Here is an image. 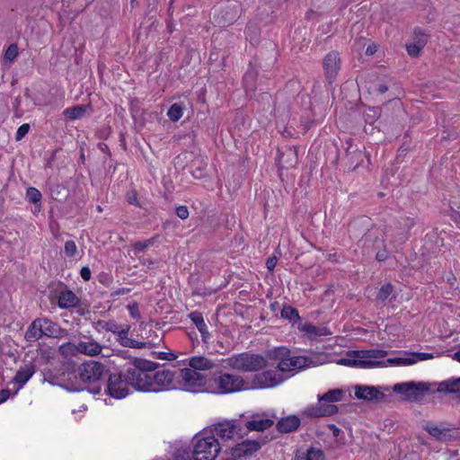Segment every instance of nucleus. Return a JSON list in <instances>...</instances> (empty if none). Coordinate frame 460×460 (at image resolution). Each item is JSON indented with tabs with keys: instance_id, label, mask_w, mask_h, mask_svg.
<instances>
[{
	"instance_id": "19",
	"label": "nucleus",
	"mask_w": 460,
	"mask_h": 460,
	"mask_svg": "<svg viewBox=\"0 0 460 460\" xmlns=\"http://www.w3.org/2000/svg\"><path fill=\"white\" fill-rule=\"evenodd\" d=\"M79 354L87 357L99 356L103 349V346L92 338L80 341L78 343Z\"/></svg>"
},
{
	"instance_id": "2",
	"label": "nucleus",
	"mask_w": 460,
	"mask_h": 460,
	"mask_svg": "<svg viewBox=\"0 0 460 460\" xmlns=\"http://www.w3.org/2000/svg\"><path fill=\"white\" fill-rule=\"evenodd\" d=\"M274 358L279 360L278 369L281 373L298 371L313 365L312 359L304 356H291L290 351L280 347L273 351Z\"/></svg>"
},
{
	"instance_id": "23",
	"label": "nucleus",
	"mask_w": 460,
	"mask_h": 460,
	"mask_svg": "<svg viewBox=\"0 0 460 460\" xmlns=\"http://www.w3.org/2000/svg\"><path fill=\"white\" fill-rule=\"evenodd\" d=\"M190 367L195 371L210 370L215 367L214 362L203 356H195L188 359Z\"/></svg>"
},
{
	"instance_id": "35",
	"label": "nucleus",
	"mask_w": 460,
	"mask_h": 460,
	"mask_svg": "<svg viewBox=\"0 0 460 460\" xmlns=\"http://www.w3.org/2000/svg\"><path fill=\"white\" fill-rule=\"evenodd\" d=\"M426 430L429 433V435L439 440H444L448 436V429H442L434 425L428 426Z\"/></svg>"
},
{
	"instance_id": "17",
	"label": "nucleus",
	"mask_w": 460,
	"mask_h": 460,
	"mask_svg": "<svg viewBox=\"0 0 460 460\" xmlns=\"http://www.w3.org/2000/svg\"><path fill=\"white\" fill-rule=\"evenodd\" d=\"M173 377V372L169 369H163L153 373L152 378L155 388V392L168 389L172 385Z\"/></svg>"
},
{
	"instance_id": "64",
	"label": "nucleus",
	"mask_w": 460,
	"mask_h": 460,
	"mask_svg": "<svg viewBox=\"0 0 460 460\" xmlns=\"http://www.w3.org/2000/svg\"><path fill=\"white\" fill-rule=\"evenodd\" d=\"M453 359L460 362V350L459 351H456L453 354L452 356Z\"/></svg>"
},
{
	"instance_id": "29",
	"label": "nucleus",
	"mask_w": 460,
	"mask_h": 460,
	"mask_svg": "<svg viewBox=\"0 0 460 460\" xmlns=\"http://www.w3.org/2000/svg\"><path fill=\"white\" fill-rule=\"evenodd\" d=\"M78 299L74 292L66 290L61 292L58 296V306L60 308H69L77 305Z\"/></svg>"
},
{
	"instance_id": "52",
	"label": "nucleus",
	"mask_w": 460,
	"mask_h": 460,
	"mask_svg": "<svg viewBox=\"0 0 460 460\" xmlns=\"http://www.w3.org/2000/svg\"><path fill=\"white\" fill-rule=\"evenodd\" d=\"M414 41L415 42H421L423 41V47L426 45L428 41V36L420 31V30L416 29L414 31Z\"/></svg>"
},
{
	"instance_id": "4",
	"label": "nucleus",
	"mask_w": 460,
	"mask_h": 460,
	"mask_svg": "<svg viewBox=\"0 0 460 460\" xmlns=\"http://www.w3.org/2000/svg\"><path fill=\"white\" fill-rule=\"evenodd\" d=\"M430 389V384L427 382H403L395 384L393 386V391L396 394L404 395V398L409 401H418Z\"/></svg>"
},
{
	"instance_id": "43",
	"label": "nucleus",
	"mask_w": 460,
	"mask_h": 460,
	"mask_svg": "<svg viewBox=\"0 0 460 460\" xmlns=\"http://www.w3.org/2000/svg\"><path fill=\"white\" fill-rule=\"evenodd\" d=\"M77 245L74 241L68 240L65 243L64 252L66 257L73 258L77 254Z\"/></svg>"
},
{
	"instance_id": "9",
	"label": "nucleus",
	"mask_w": 460,
	"mask_h": 460,
	"mask_svg": "<svg viewBox=\"0 0 460 460\" xmlns=\"http://www.w3.org/2000/svg\"><path fill=\"white\" fill-rule=\"evenodd\" d=\"M105 371L104 366L97 361H86L78 367L80 379L84 383H94L98 381Z\"/></svg>"
},
{
	"instance_id": "5",
	"label": "nucleus",
	"mask_w": 460,
	"mask_h": 460,
	"mask_svg": "<svg viewBox=\"0 0 460 460\" xmlns=\"http://www.w3.org/2000/svg\"><path fill=\"white\" fill-rule=\"evenodd\" d=\"M152 375L153 373H148L141 369L127 370L128 381L130 382V385L136 390L142 392L155 391V385H153Z\"/></svg>"
},
{
	"instance_id": "12",
	"label": "nucleus",
	"mask_w": 460,
	"mask_h": 460,
	"mask_svg": "<svg viewBox=\"0 0 460 460\" xmlns=\"http://www.w3.org/2000/svg\"><path fill=\"white\" fill-rule=\"evenodd\" d=\"M181 382L187 391L196 392L205 384L204 376L199 372L186 367L181 370Z\"/></svg>"
},
{
	"instance_id": "32",
	"label": "nucleus",
	"mask_w": 460,
	"mask_h": 460,
	"mask_svg": "<svg viewBox=\"0 0 460 460\" xmlns=\"http://www.w3.org/2000/svg\"><path fill=\"white\" fill-rule=\"evenodd\" d=\"M58 352L64 358L76 357L79 354L78 344L63 343L58 347Z\"/></svg>"
},
{
	"instance_id": "36",
	"label": "nucleus",
	"mask_w": 460,
	"mask_h": 460,
	"mask_svg": "<svg viewBox=\"0 0 460 460\" xmlns=\"http://www.w3.org/2000/svg\"><path fill=\"white\" fill-rule=\"evenodd\" d=\"M255 77L256 73L253 70H249L243 75V85L246 92H252L255 90Z\"/></svg>"
},
{
	"instance_id": "58",
	"label": "nucleus",
	"mask_w": 460,
	"mask_h": 460,
	"mask_svg": "<svg viewBox=\"0 0 460 460\" xmlns=\"http://www.w3.org/2000/svg\"><path fill=\"white\" fill-rule=\"evenodd\" d=\"M416 357H417L416 360H427V359L433 358V355L429 354V353H418L416 355Z\"/></svg>"
},
{
	"instance_id": "49",
	"label": "nucleus",
	"mask_w": 460,
	"mask_h": 460,
	"mask_svg": "<svg viewBox=\"0 0 460 460\" xmlns=\"http://www.w3.org/2000/svg\"><path fill=\"white\" fill-rule=\"evenodd\" d=\"M232 9L234 12L233 13H226V16L224 18L223 25H225V23L233 22L235 20V18L237 17L238 10H239V5L238 4H234Z\"/></svg>"
},
{
	"instance_id": "14",
	"label": "nucleus",
	"mask_w": 460,
	"mask_h": 460,
	"mask_svg": "<svg viewBox=\"0 0 460 460\" xmlns=\"http://www.w3.org/2000/svg\"><path fill=\"white\" fill-rule=\"evenodd\" d=\"M326 78L332 83L337 76L341 69V59L339 53L336 51H331L328 53L323 63Z\"/></svg>"
},
{
	"instance_id": "7",
	"label": "nucleus",
	"mask_w": 460,
	"mask_h": 460,
	"mask_svg": "<svg viewBox=\"0 0 460 460\" xmlns=\"http://www.w3.org/2000/svg\"><path fill=\"white\" fill-rule=\"evenodd\" d=\"M215 384L220 394H231L241 391L244 385L242 376L233 374H221L215 379Z\"/></svg>"
},
{
	"instance_id": "41",
	"label": "nucleus",
	"mask_w": 460,
	"mask_h": 460,
	"mask_svg": "<svg viewBox=\"0 0 460 460\" xmlns=\"http://www.w3.org/2000/svg\"><path fill=\"white\" fill-rule=\"evenodd\" d=\"M33 372L31 368H25L18 371L15 375L14 380L19 384H25L32 376Z\"/></svg>"
},
{
	"instance_id": "55",
	"label": "nucleus",
	"mask_w": 460,
	"mask_h": 460,
	"mask_svg": "<svg viewBox=\"0 0 460 460\" xmlns=\"http://www.w3.org/2000/svg\"><path fill=\"white\" fill-rule=\"evenodd\" d=\"M127 200L129 204H132V205H136L137 206L138 203H137V192L132 190V191H129L128 194H127Z\"/></svg>"
},
{
	"instance_id": "57",
	"label": "nucleus",
	"mask_w": 460,
	"mask_h": 460,
	"mask_svg": "<svg viewBox=\"0 0 460 460\" xmlns=\"http://www.w3.org/2000/svg\"><path fill=\"white\" fill-rule=\"evenodd\" d=\"M277 258L276 257H270L268 258L267 261H266V266L268 268L269 270H273V269L276 267L277 265Z\"/></svg>"
},
{
	"instance_id": "44",
	"label": "nucleus",
	"mask_w": 460,
	"mask_h": 460,
	"mask_svg": "<svg viewBox=\"0 0 460 460\" xmlns=\"http://www.w3.org/2000/svg\"><path fill=\"white\" fill-rule=\"evenodd\" d=\"M26 198L30 202L36 204L41 199V193L36 188L30 187L27 189Z\"/></svg>"
},
{
	"instance_id": "1",
	"label": "nucleus",
	"mask_w": 460,
	"mask_h": 460,
	"mask_svg": "<svg viewBox=\"0 0 460 460\" xmlns=\"http://www.w3.org/2000/svg\"><path fill=\"white\" fill-rule=\"evenodd\" d=\"M223 364L225 367L240 372H254L264 368L267 360L261 355L243 352L224 359Z\"/></svg>"
},
{
	"instance_id": "24",
	"label": "nucleus",
	"mask_w": 460,
	"mask_h": 460,
	"mask_svg": "<svg viewBox=\"0 0 460 460\" xmlns=\"http://www.w3.org/2000/svg\"><path fill=\"white\" fill-rule=\"evenodd\" d=\"M298 329L305 333L309 339H316L321 336H327L331 332L326 327H317L312 323H301Z\"/></svg>"
},
{
	"instance_id": "13",
	"label": "nucleus",
	"mask_w": 460,
	"mask_h": 460,
	"mask_svg": "<svg viewBox=\"0 0 460 460\" xmlns=\"http://www.w3.org/2000/svg\"><path fill=\"white\" fill-rule=\"evenodd\" d=\"M338 412V407L326 401H319L314 405L306 407L303 414L309 418H321L326 416H332Z\"/></svg>"
},
{
	"instance_id": "37",
	"label": "nucleus",
	"mask_w": 460,
	"mask_h": 460,
	"mask_svg": "<svg viewBox=\"0 0 460 460\" xmlns=\"http://www.w3.org/2000/svg\"><path fill=\"white\" fill-rule=\"evenodd\" d=\"M135 366L136 367L134 369H141L143 371H147L148 373H153L157 367V364L155 362L146 359L137 360Z\"/></svg>"
},
{
	"instance_id": "15",
	"label": "nucleus",
	"mask_w": 460,
	"mask_h": 460,
	"mask_svg": "<svg viewBox=\"0 0 460 460\" xmlns=\"http://www.w3.org/2000/svg\"><path fill=\"white\" fill-rule=\"evenodd\" d=\"M355 396L359 400L380 402L385 395L379 388L369 385H356Z\"/></svg>"
},
{
	"instance_id": "50",
	"label": "nucleus",
	"mask_w": 460,
	"mask_h": 460,
	"mask_svg": "<svg viewBox=\"0 0 460 460\" xmlns=\"http://www.w3.org/2000/svg\"><path fill=\"white\" fill-rule=\"evenodd\" d=\"M29 129H30L29 124L25 123V124H22V126H20V128L17 129V132H16L15 140L20 141L29 132Z\"/></svg>"
},
{
	"instance_id": "53",
	"label": "nucleus",
	"mask_w": 460,
	"mask_h": 460,
	"mask_svg": "<svg viewBox=\"0 0 460 460\" xmlns=\"http://www.w3.org/2000/svg\"><path fill=\"white\" fill-rule=\"evenodd\" d=\"M127 308L129 311L131 317H133L134 319L140 318V313L138 310L137 304H136V303L129 304V305H128Z\"/></svg>"
},
{
	"instance_id": "28",
	"label": "nucleus",
	"mask_w": 460,
	"mask_h": 460,
	"mask_svg": "<svg viewBox=\"0 0 460 460\" xmlns=\"http://www.w3.org/2000/svg\"><path fill=\"white\" fill-rule=\"evenodd\" d=\"M438 392H447L460 398V378L449 379L438 384Z\"/></svg>"
},
{
	"instance_id": "33",
	"label": "nucleus",
	"mask_w": 460,
	"mask_h": 460,
	"mask_svg": "<svg viewBox=\"0 0 460 460\" xmlns=\"http://www.w3.org/2000/svg\"><path fill=\"white\" fill-rule=\"evenodd\" d=\"M343 394V391L341 389L329 390L324 394L319 396V401H326L331 403L338 402L341 401Z\"/></svg>"
},
{
	"instance_id": "6",
	"label": "nucleus",
	"mask_w": 460,
	"mask_h": 460,
	"mask_svg": "<svg viewBox=\"0 0 460 460\" xmlns=\"http://www.w3.org/2000/svg\"><path fill=\"white\" fill-rule=\"evenodd\" d=\"M387 355L385 350L382 349H370L357 351L356 358L352 360L348 359L349 365H353L361 367H373L379 365L376 360L384 358Z\"/></svg>"
},
{
	"instance_id": "31",
	"label": "nucleus",
	"mask_w": 460,
	"mask_h": 460,
	"mask_svg": "<svg viewBox=\"0 0 460 460\" xmlns=\"http://www.w3.org/2000/svg\"><path fill=\"white\" fill-rule=\"evenodd\" d=\"M162 341V338L159 335H156V341H139L134 339H130L129 341H126V346L128 348L134 349H142V348H152L158 346Z\"/></svg>"
},
{
	"instance_id": "20",
	"label": "nucleus",
	"mask_w": 460,
	"mask_h": 460,
	"mask_svg": "<svg viewBox=\"0 0 460 460\" xmlns=\"http://www.w3.org/2000/svg\"><path fill=\"white\" fill-rule=\"evenodd\" d=\"M261 448V444L256 440H245L235 446L233 456L235 457L252 456Z\"/></svg>"
},
{
	"instance_id": "39",
	"label": "nucleus",
	"mask_w": 460,
	"mask_h": 460,
	"mask_svg": "<svg viewBox=\"0 0 460 460\" xmlns=\"http://www.w3.org/2000/svg\"><path fill=\"white\" fill-rule=\"evenodd\" d=\"M281 316L294 322L300 319L297 310L291 306H284L281 310Z\"/></svg>"
},
{
	"instance_id": "46",
	"label": "nucleus",
	"mask_w": 460,
	"mask_h": 460,
	"mask_svg": "<svg viewBox=\"0 0 460 460\" xmlns=\"http://www.w3.org/2000/svg\"><path fill=\"white\" fill-rule=\"evenodd\" d=\"M393 287L390 284H386L381 287L377 293V299L381 301H385L392 293Z\"/></svg>"
},
{
	"instance_id": "22",
	"label": "nucleus",
	"mask_w": 460,
	"mask_h": 460,
	"mask_svg": "<svg viewBox=\"0 0 460 460\" xmlns=\"http://www.w3.org/2000/svg\"><path fill=\"white\" fill-rule=\"evenodd\" d=\"M300 419L296 415H289L280 419L277 422V429L281 433H289L298 429Z\"/></svg>"
},
{
	"instance_id": "42",
	"label": "nucleus",
	"mask_w": 460,
	"mask_h": 460,
	"mask_svg": "<svg viewBox=\"0 0 460 460\" xmlns=\"http://www.w3.org/2000/svg\"><path fill=\"white\" fill-rule=\"evenodd\" d=\"M18 56V47L16 44H11L4 52V61L8 63L13 62Z\"/></svg>"
},
{
	"instance_id": "26",
	"label": "nucleus",
	"mask_w": 460,
	"mask_h": 460,
	"mask_svg": "<svg viewBox=\"0 0 460 460\" xmlns=\"http://www.w3.org/2000/svg\"><path fill=\"white\" fill-rule=\"evenodd\" d=\"M92 110L93 109L90 104L76 105L66 109L63 113L67 119L75 120L84 118L86 114H89L92 111Z\"/></svg>"
},
{
	"instance_id": "8",
	"label": "nucleus",
	"mask_w": 460,
	"mask_h": 460,
	"mask_svg": "<svg viewBox=\"0 0 460 460\" xmlns=\"http://www.w3.org/2000/svg\"><path fill=\"white\" fill-rule=\"evenodd\" d=\"M129 385L130 382L128 381L127 373L124 376L120 374H111L109 377L107 392L111 396L121 399L128 395Z\"/></svg>"
},
{
	"instance_id": "38",
	"label": "nucleus",
	"mask_w": 460,
	"mask_h": 460,
	"mask_svg": "<svg viewBox=\"0 0 460 460\" xmlns=\"http://www.w3.org/2000/svg\"><path fill=\"white\" fill-rule=\"evenodd\" d=\"M155 243V238H150L145 241L137 242L133 244L135 255H138L147 248L153 246Z\"/></svg>"
},
{
	"instance_id": "48",
	"label": "nucleus",
	"mask_w": 460,
	"mask_h": 460,
	"mask_svg": "<svg viewBox=\"0 0 460 460\" xmlns=\"http://www.w3.org/2000/svg\"><path fill=\"white\" fill-rule=\"evenodd\" d=\"M152 355L162 360L172 361L177 358V356L172 352L153 351Z\"/></svg>"
},
{
	"instance_id": "11",
	"label": "nucleus",
	"mask_w": 460,
	"mask_h": 460,
	"mask_svg": "<svg viewBox=\"0 0 460 460\" xmlns=\"http://www.w3.org/2000/svg\"><path fill=\"white\" fill-rule=\"evenodd\" d=\"M286 376L278 370H266L254 376V385L259 388H272L284 382Z\"/></svg>"
},
{
	"instance_id": "10",
	"label": "nucleus",
	"mask_w": 460,
	"mask_h": 460,
	"mask_svg": "<svg viewBox=\"0 0 460 460\" xmlns=\"http://www.w3.org/2000/svg\"><path fill=\"white\" fill-rule=\"evenodd\" d=\"M211 435L220 438L223 441L234 440L242 436V429L236 421L226 420L215 424Z\"/></svg>"
},
{
	"instance_id": "47",
	"label": "nucleus",
	"mask_w": 460,
	"mask_h": 460,
	"mask_svg": "<svg viewBox=\"0 0 460 460\" xmlns=\"http://www.w3.org/2000/svg\"><path fill=\"white\" fill-rule=\"evenodd\" d=\"M128 332H129V326L124 325V326L120 327L119 332L117 333V335L119 337V343L124 347L126 346V341L130 340V338L128 337Z\"/></svg>"
},
{
	"instance_id": "60",
	"label": "nucleus",
	"mask_w": 460,
	"mask_h": 460,
	"mask_svg": "<svg viewBox=\"0 0 460 460\" xmlns=\"http://www.w3.org/2000/svg\"><path fill=\"white\" fill-rule=\"evenodd\" d=\"M376 51V47L375 45H369L366 49V54L368 56H372Z\"/></svg>"
},
{
	"instance_id": "45",
	"label": "nucleus",
	"mask_w": 460,
	"mask_h": 460,
	"mask_svg": "<svg viewBox=\"0 0 460 460\" xmlns=\"http://www.w3.org/2000/svg\"><path fill=\"white\" fill-rule=\"evenodd\" d=\"M423 49V41L413 42L412 44L407 45V52L411 57H417L420 51Z\"/></svg>"
},
{
	"instance_id": "51",
	"label": "nucleus",
	"mask_w": 460,
	"mask_h": 460,
	"mask_svg": "<svg viewBox=\"0 0 460 460\" xmlns=\"http://www.w3.org/2000/svg\"><path fill=\"white\" fill-rule=\"evenodd\" d=\"M103 329L108 331V332H111L112 333H118L121 325H119L117 324L116 323L114 322H106L103 325H102Z\"/></svg>"
},
{
	"instance_id": "25",
	"label": "nucleus",
	"mask_w": 460,
	"mask_h": 460,
	"mask_svg": "<svg viewBox=\"0 0 460 460\" xmlns=\"http://www.w3.org/2000/svg\"><path fill=\"white\" fill-rule=\"evenodd\" d=\"M41 322L40 321V318L35 319L32 321V323L29 325L25 334L24 339L28 342H34L39 341L40 338L43 337L42 328H41Z\"/></svg>"
},
{
	"instance_id": "40",
	"label": "nucleus",
	"mask_w": 460,
	"mask_h": 460,
	"mask_svg": "<svg viewBox=\"0 0 460 460\" xmlns=\"http://www.w3.org/2000/svg\"><path fill=\"white\" fill-rule=\"evenodd\" d=\"M387 362L391 365H395V366H410V365H413L414 363H416L417 360L414 357L393 358H388Z\"/></svg>"
},
{
	"instance_id": "27",
	"label": "nucleus",
	"mask_w": 460,
	"mask_h": 460,
	"mask_svg": "<svg viewBox=\"0 0 460 460\" xmlns=\"http://www.w3.org/2000/svg\"><path fill=\"white\" fill-rule=\"evenodd\" d=\"M190 318L192 321V323L196 325L197 329L199 331L202 337V341L207 342L208 340L209 339L210 334L202 314L199 312H192L190 314Z\"/></svg>"
},
{
	"instance_id": "63",
	"label": "nucleus",
	"mask_w": 460,
	"mask_h": 460,
	"mask_svg": "<svg viewBox=\"0 0 460 460\" xmlns=\"http://www.w3.org/2000/svg\"><path fill=\"white\" fill-rule=\"evenodd\" d=\"M153 334H154V337H152V335L150 334V335L146 336V339L147 341H156V335H158V334L155 331H153Z\"/></svg>"
},
{
	"instance_id": "18",
	"label": "nucleus",
	"mask_w": 460,
	"mask_h": 460,
	"mask_svg": "<svg viewBox=\"0 0 460 460\" xmlns=\"http://www.w3.org/2000/svg\"><path fill=\"white\" fill-rule=\"evenodd\" d=\"M40 321L41 322L40 324L43 336L60 339L67 335V331L66 329L61 328L58 323L52 322L49 318H40Z\"/></svg>"
},
{
	"instance_id": "34",
	"label": "nucleus",
	"mask_w": 460,
	"mask_h": 460,
	"mask_svg": "<svg viewBox=\"0 0 460 460\" xmlns=\"http://www.w3.org/2000/svg\"><path fill=\"white\" fill-rule=\"evenodd\" d=\"M184 107L180 103H173L167 111V116L172 121H178L183 114Z\"/></svg>"
},
{
	"instance_id": "56",
	"label": "nucleus",
	"mask_w": 460,
	"mask_h": 460,
	"mask_svg": "<svg viewBox=\"0 0 460 460\" xmlns=\"http://www.w3.org/2000/svg\"><path fill=\"white\" fill-rule=\"evenodd\" d=\"M80 275H81V278L85 280V281H88L90 279H91V270L88 267H83L81 271H80Z\"/></svg>"
},
{
	"instance_id": "3",
	"label": "nucleus",
	"mask_w": 460,
	"mask_h": 460,
	"mask_svg": "<svg viewBox=\"0 0 460 460\" xmlns=\"http://www.w3.org/2000/svg\"><path fill=\"white\" fill-rule=\"evenodd\" d=\"M221 450L219 442L214 435L206 432L195 438L193 448L194 460H215Z\"/></svg>"
},
{
	"instance_id": "21",
	"label": "nucleus",
	"mask_w": 460,
	"mask_h": 460,
	"mask_svg": "<svg viewBox=\"0 0 460 460\" xmlns=\"http://www.w3.org/2000/svg\"><path fill=\"white\" fill-rule=\"evenodd\" d=\"M274 424V420L265 415L256 414L246 422V428L250 430L263 431Z\"/></svg>"
},
{
	"instance_id": "59",
	"label": "nucleus",
	"mask_w": 460,
	"mask_h": 460,
	"mask_svg": "<svg viewBox=\"0 0 460 460\" xmlns=\"http://www.w3.org/2000/svg\"><path fill=\"white\" fill-rule=\"evenodd\" d=\"M9 395H10L9 390L0 391V403L5 402L9 398Z\"/></svg>"
},
{
	"instance_id": "62",
	"label": "nucleus",
	"mask_w": 460,
	"mask_h": 460,
	"mask_svg": "<svg viewBox=\"0 0 460 460\" xmlns=\"http://www.w3.org/2000/svg\"><path fill=\"white\" fill-rule=\"evenodd\" d=\"M385 258H386V254H385V252H378L376 253V259H377L378 261H384Z\"/></svg>"
},
{
	"instance_id": "30",
	"label": "nucleus",
	"mask_w": 460,
	"mask_h": 460,
	"mask_svg": "<svg viewBox=\"0 0 460 460\" xmlns=\"http://www.w3.org/2000/svg\"><path fill=\"white\" fill-rule=\"evenodd\" d=\"M295 460H325V457L320 449L311 447L305 452H298Z\"/></svg>"
},
{
	"instance_id": "54",
	"label": "nucleus",
	"mask_w": 460,
	"mask_h": 460,
	"mask_svg": "<svg viewBox=\"0 0 460 460\" xmlns=\"http://www.w3.org/2000/svg\"><path fill=\"white\" fill-rule=\"evenodd\" d=\"M176 214L181 219H186L189 217V209L186 206H180L176 208Z\"/></svg>"
},
{
	"instance_id": "61",
	"label": "nucleus",
	"mask_w": 460,
	"mask_h": 460,
	"mask_svg": "<svg viewBox=\"0 0 460 460\" xmlns=\"http://www.w3.org/2000/svg\"><path fill=\"white\" fill-rule=\"evenodd\" d=\"M388 90V87L385 84H380L377 87V91L379 93H385Z\"/></svg>"
},
{
	"instance_id": "16",
	"label": "nucleus",
	"mask_w": 460,
	"mask_h": 460,
	"mask_svg": "<svg viewBox=\"0 0 460 460\" xmlns=\"http://www.w3.org/2000/svg\"><path fill=\"white\" fill-rule=\"evenodd\" d=\"M296 149L294 146H280L278 148V162L281 167H291L296 163Z\"/></svg>"
}]
</instances>
